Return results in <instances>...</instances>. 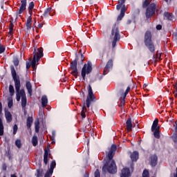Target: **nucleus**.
<instances>
[{
	"label": "nucleus",
	"mask_w": 177,
	"mask_h": 177,
	"mask_svg": "<svg viewBox=\"0 0 177 177\" xmlns=\"http://www.w3.org/2000/svg\"><path fill=\"white\" fill-rule=\"evenodd\" d=\"M11 74L15 82L17 102H19L20 99H21V107L22 109H26V106H27V97L26 96V91L24 89L20 90L21 86V84L20 83V77L17 76L14 66H11Z\"/></svg>",
	"instance_id": "f257e3e1"
},
{
	"label": "nucleus",
	"mask_w": 177,
	"mask_h": 177,
	"mask_svg": "<svg viewBox=\"0 0 177 177\" xmlns=\"http://www.w3.org/2000/svg\"><path fill=\"white\" fill-rule=\"evenodd\" d=\"M117 150V146L113 145L106 156L105 165L102 167L103 172H109V174H115L117 172V165H115V162L113 160L114 154H115V151Z\"/></svg>",
	"instance_id": "f03ea898"
},
{
	"label": "nucleus",
	"mask_w": 177,
	"mask_h": 177,
	"mask_svg": "<svg viewBox=\"0 0 177 177\" xmlns=\"http://www.w3.org/2000/svg\"><path fill=\"white\" fill-rule=\"evenodd\" d=\"M44 57V48L40 47L39 48H35L33 53V59L32 60V67L35 68L37 67V62L41 60V58Z\"/></svg>",
	"instance_id": "7ed1b4c3"
},
{
	"label": "nucleus",
	"mask_w": 177,
	"mask_h": 177,
	"mask_svg": "<svg viewBox=\"0 0 177 177\" xmlns=\"http://www.w3.org/2000/svg\"><path fill=\"white\" fill-rule=\"evenodd\" d=\"M111 39H112V48H115L118 41H120V31L118 28H113L111 32Z\"/></svg>",
	"instance_id": "20e7f679"
},
{
	"label": "nucleus",
	"mask_w": 177,
	"mask_h": 177,
	"mask_svg": "<svg viewBox=\"0 0 177 177\" xmlns=\"http://www.w3.org/2000/svg\"><path fill=\"white\" fill-rule=\"evenodd\" d=\"M90 73H92V63L88 62L84 65L82 69V77L84 81H85L86 75L90 74Z\"/></svg>",
	"instance_id": "39448f33"
},
{
	"label": "nucleus",
	"mask_w": 177,
	"mask_h": 177,
	"mask_svg": "<svg viewBox=\"0 0 177 177\" xmlns=\"http://www.w3.org/2000/svg\"><path fill=\"white\" fill-rule=\"evenodd\" d=\"M88 96L86 101V107L89 108L91 106V102L93 101L95 99V96L93 95V91H92V86L88 85Z\"/></svg>",
	"instance_id": "423d86ee"
},
{
	"label": "nucleus",
	"mask_w": 177,
	"mask_h": 177,
	"mask_svg": "<svg viewBox=\"0 0 177 177\" xmlns=\"http://www.w3.org/2000/svg\"><path fill=\"white\" fill-rule=\"evenodd\" d=\"M116 9L117 10H120L121 9L120 14L118 17V20H122V17L125 16V12H127V8H125V4L118 3L116 6Z\"/></svg>",
	"instance_id": "0eeeda50"
},
{
	"label": "nucleus",
	"mask_w": 177,
	"mask_h": 177,
	"mask_svg": "<svg viewBox=\"0 0 177 177\" xmlns=\"http://www.w3.org/2000/svg\"><path fill=\"white\" fill-rule=\"evenodd\" d=\"M155 12H156V4L151 3L147 9V12H146L147 19H151V16H153V14Z\"/></svg>",
	"instance_id": "6e6552de"
},
{
	"label": "nucleus",
	"mask_w": 177,
	"mask_h": 177,
	"mask_svg": "<svg viewBox=\"0 0 177 177\" xmlns=\"http://www.w3.org/2000/svg\"><path fill=\"white\" fill-rule=\"evenodd\" d=\"M78 62V59H75L74 62L71 63V74L75 76V78L78 77V69H77V63Z\"/></svg>",
	"instance_id": "1a4fd4ad"
},
{
	"label": "nucleus",
	"mask_w": 177,
	"mask_h": 177,
	"mask_svg": "<svg viewBox=\"0 0 177 177\" xmlns=\"http://www.w3.org/2000/svg\"><path fill=\"white\" fill-rule=\"evenodd\" d=\"M26 7H27V0H21L19 9L17 12V15L21 17V15H23V12L26 10Z\"/></svg>",
	"instance_id": "9d476101"
},
{
	"label": "nucleus",
	"mask_w": 177,
	"mask_h": 177,
	"mask_svg": "<svg viewBox=\"0 0 177 177\" xmlns=\"http://www.w3.org/2000/svg\"><path fill=\"white\" fill-rule=\"evenodd\" d=\"M152 38H153V35H151V32L150 30L145 32L144 35V44L153 42Z\"/></svg>",
	"instance_id": "9b49d317"
},
{
	"label": "nucleus",
	"mask_w": 177,
	"mask_h": 177,
	"mask_svg": "<svg viewBox=\"0 0 177 177\" xmlns=\"http://www.w3.org/2000/svg\"><path fill=\"white\" fill-rule=\"evenodd\" d=\"M56 167V162L53 161L50 166V169L46 173L44 177H50L52 176V174H53V169H55V167Z\"/></svg>",
	"instance_id": "f8f14e48"
},
{
	"label": "nucleus",
	"mask_w": 177,
	"mask_h": 177,
	"mask_svg": "<svg viewBox=\"0 0 177 177\" xmlns=\"http://www.w3.org/2000/svg\"><path fill=\"white\" fill-rule=\"evenodd\" d=\"M145 45L151 53H154V52H156V46H154V43L153 41L145 43Z\"/></svg>",
	"instance_id": "ddd939ff"
},
{
	"label": "nucleus",
	"mask_w": 177,
	"mask_h": 177,
	"mask_svg": "<svg viewBox=\"0 0 177 177\" xmlns=\"http://www.w3.org/2000/svg\"><path fill=\"white\" fill-rule=\"evenodd\" d=\"M2 113V104H0V115ZM3 122H2V118H0V136H3Z\"/></svg>",
	"instance_id": "4468645a"
},
{
	"label": "nucleus",
	"mask_w": 177,
	"mask_h": 177,
	"mask_svg": "<svg viewBox=\"0 0 177 177\" xmlns=\"http://www.w3.org/2000/svg\"><path fill=\"white\" fill-rule=\"evenodd\" d=\"M131 176V171H129V168H123L122 170V174L120 177H130Z\"/></svg>",
	"instance_id": "2eb2a0df"
},
{
	"label": "nucleus",
	"mask_w": 177,
	"mask_h": 177,
	"mask_svg": "<svg viewBox=\"0 0 177 177\" xmlns=\"http://www.w3.org/2000/svg\"><path fill=\"white\" fill-rule=\"evenodd\" d=\"M32 26V18L31 17V15H30L27 19V21H26V30L28 31H30V30H31Z\"/></svg>",
	"instance_id": "dca6fc26"
},
{
	"label": "nucleus",
	"mask_w": 177,
	"mask_h": 177,
	"mask_svg": "<svg viewBox=\"0 0 177 177\" xmlns=\"http://www.w3.org/2000/svg\"><path fill=\"white\" fill-rule=\"evenodd\" d=\"M127 131V132H131L132 131V120L129 118L126 122Z\"/></svg>",
	"instance_id": "f3484780"
},
{
	"label": "nucleus",
	"mask_w": 177,
	"mask_h": 177,
	"mask_svg": "<svg viewBox=\"0 0 177 177\" xmlns=\"http://www.w3.org/2000/svg\"><path fill=\"white\" fill-rule=\"evenodd\" d=\"M150 162H151V167H156V165H157V161L158 160V158H157V156L156 155H152L150 158Z\"/></svg>",
	"instance_id": "a211bd4d"
},
{
	"label": "nucleus",
	"mask_w": 177,
	"mask_h": 177,
	"mask_svg": "<svg viewBox=\"0 0 177 177\" xmlns=\"http://www.w3.org/2000/svg\"><path fill=\"white\" fill-rule=\"evenodd\" d=\"M26 89L28 91V93H29L30 96H32V86L31 85V83L30 81H27L26 82Z\"/></svg>",
	"instance_id": "6ab92c4d"
},
{
	"label": "nucleus",
	"mask_w": 177,
	"mask_h": 177,
	"mask_svg": "<svg viewBox=\"0 0 177 177\" xmlns=\"http://www.w3.org/2000/svg\"><path fill=\"white\" fill-rule=\"evenodd\" d=\"M113 67V60L112 59H109L104 68V73H107L109 71V70H110V68H111Z\"/></svg>",
	"instance_id": "aec40b11"
},
{
	"label": "nucleus",
	"mask_w": 177,
	"mask_h": 177,
	"mask_svg": "<svg viewBox=\"0 0 177 177\" xmlns=\"http://www.w3.org/2000/svg\"><path fill=\"white\" fill-rule=\"evenodd\" d=\"M5 117L7 122H12V113L9 112V111H6L5 112Z\"/></svg>",
	"instance_id": "412c9836"
},
{
	"label": "nucleus",
	"mask_w": 177,
	"mask_h": 177,
	"mask_svg": "<svg viewBox=\"0 0 177 177\" xmlns=\"http://www.w3.org/2000/svg\"><path fill=\"white\" fill-rule=\"evenodd\" d=\"M50 153H49V149H45L44 151V164H48V157H49Z\"/></svg>",
	"instance_id": "4be33fe9"
},
{
	"label": "nucleus",
	"mask_w": 177,
	"mask_h": 177,
	"mask_svg": "<svg viewBox=\"0 0 177 177\" xmlns=\"http://www.w3.org/2000/svg\"><path fill=\"white\" fill-rule=\"evenodd\" d=\"M131 161H138L139 158V153L138 151H134L131 155Z\"/></svg>",
	"instance_id": "5701e85b"
},
{
	"label": "nucleus",
	"mask_w": 177,
	"mask_h": 177,
	"mask_svg": "<svg viewBox=\"0 0 177 177\" xmlns=\"http://www.w3.org/2000/svg\"><path fill=\"white\" fill-rule=\"evenodd\" d=\"M41 106L42 107H46L48 106V97L46 95L41 97Z\"/></svg>",
	"instance_id": "b1692460"
},
{
	"label": "nucleus",
	"mask_w": 177,
	"mask_h": 177,
	"mask_svg": "<svg viewBox=\"0 0 177 177\" xmlns=\"http://www.w3.org/2000/svg\"><path fill=\"white\" fill-rule=\"evenodd\" d=\"M158 125V119H156L153 121V123L152 127H151L152 132H154V129H158V127H157Z\"/></svg>",
	"instance_id": "393cba45"
},
{
	"label": "nucleus",
	"mask_w": 177,
	"mask_h": 177,
	"mask_svg": "<svg viewBox=\"0 0 177 177\" xmlns=\"http://www.w3.org/2000/svg\"><path fill=\"white\" fill-rule=\"evenodd\" d=\"M164 17H165V19H166V20L171 21L172 20V19H174V16L169 12H165Z\"/></svg>",
	"instance_id": "a878e982"
},
{
	"label": "nucleus",
	"mask_w": 177,
	"mask_h": 177,
	"mask_svg": "<svg viewBox=\"0 0 177 177\" xmlns=\"http://www.w3.org/2000/svg\"><path fill=\"white\" fill-rule=\"evenodd\" d=\"M32 117H28L27 118V122H26V124H27V127L28 129H30V128H31V125L32 124Z\"/></svg>",
	"instance_id": "bb28decb"
},
{
	"label": "nucleus",
	"mask_w": 177,
	"mask_h": 177,
	"mask_svg": "<svg viewBox=\"0 0 177 177\" xmlns=\"http://www.w3.org/2000/svg\"><path fill=\"white\" fill-rule=\"evenodd\" d=\"M32 146L35 147L38 145V137L37 136H34L32 138Z\"/></svg>",
	"instance_id": "cd10ccee"
},
{
	"label": "nucleus",
	"mask_w": 177,
	"mask_h": 177,
	"mask_svg": "<svg viewBox=\"0 0 177 177\" xmlns=\"http://www.w3.org/2000/svg\"><path fill=\"white\" fill-rule=\"evenodd\" d=\"M28 9H29V13L31 16V15H32V9H34V2L31 1L29 3Z\"/></svg>",
	"instance_id": "c85d7f7f"
},
{
	"label": "nucleus",
	"mask_w": 177,
	"mask_h": 177,
	"mask_svg": "<svg viewBox=\"0 0 177 177\" xmlns=\"http://www.w3.org/2000/svg\"><path fill=\"white\" fill-rule=\"evenodd\" d=\"M85 113H86V106H85V104H84L82 107V118H85L86 117V115H85Z\"/></svg>",
	"instance_id": "c756f323"
},
{
	"label": "nucleus",
	"mask_w": 177,
	"mask_h": 177,
	"mask_svg": "<svg viewBox=\"0 0 177 177\" xmlns=\"http://www.w3.org/2000/svg\"><path fill=\"white\" fill-rule=\"evenodd\" d=\"M9 92L10 96H13V95H15V87H13V85L12 84L9 86Z\"/></svg>",
	"instance_id": "7c9ffc66"
},
{
	"label": "nucleus",
	"mask_w": 177,
	"mask_h": 177,
	"mask_svg": "<svg viewBox=\"0 0 177 177\" xmlns=\"http://www.w3.org/2000/svg\"><path fill=\"white\" fill-rule=\"evenodd\" d=\"M153 135L156 139H160V131H158V129L153 130Z\"/></svg>",
	"instance_id": "2f4dec72"
},
{
	"label": "nucleus",
	"mask_w": 177,
	"mask_h": 177,
	"mask_svg": "<svg viewBox=\"0 0 177 177\" xmlns=\"http://www.w3.org/2000/svg\"><path fill=\"white\" fill-rule=\"evenodd\" d=\"M50 10H52V8H47L44 11L43 16H45V17H46V16H49V15H50Z\"/></svg>",
	"instance_id": "473e14b6"
},
{
	"label": "nucleus",
	"mask_w": 177,
	"mask_h": 177,
	"mask_svg": "<svg viewBox=\"0 0 177 177\" xmlns=\"http://www.w3.org/2000/svg\"><path fill=\"white\" fill-rule=\"evenodd\" d=\"M35 132L38 133L39 132V122H35Z\"/></svg>",
	"instance_id": "72a5a7b5"
},
{
	"label": "nucleus",
	"mask_w": 177,
	"mask_h": 177,
	"mask_svg": "<svg viewBox=\"0 0 177 177\" xmlns=\"http://www.w3.org/2000/svg\"><path fill=\"white\" fill-rule=\"evenodd\" d=\"M8 107L9 109H10L12 107V106H13V99L12 97H9L8 99Z\"/></svg>",
	"instance_id": "f704fd0d"
},
{
	"label": "nucleus",
	"mask_w": 177,
	"mask_h": 177,
	"mask_svg": "<svg viewBox=\"0 0 177 177\" xmlns=\"http://www.w3.org/2000/svg\"><path fill=\"white\" fill-rule=\"evenodd\" d=\"M13 27H15V26L13 25V23L11 22L10 24V27H9V30H10L9 34L10 35H12L13 34Z\"/></svg>",
	"instance_id": "c9c22d12"
},
{
	"label": "nucleus",
	"mask_w": 177,
	"mask_h": 177,
	"mask_svg": "<svg viewBox=\"0 0 177 177\" xmlns=\"http://www.w3.org/2000/svg\"><path fill=\"white\" fill-rule=\"evenodd\" d=\"M15 145L18 149H20V147H21V141L20 140H17L15 141Z\"/></svg>",
	"instance_id": "e433bc0d"
},
{
	"label": "nucleus",
	"mask_w": 177,
	"mask_h": 177,
	"mask_svg": "<svg viewBox=\"0 0 177 177\" xmlns=\"http://www.w3.org/2000/svg\"><path fill=\"white\" fill-rule=\"evenodd\" d=\"M150 2H151V0H145L142 5L143 8H147L150 3Z\"/></svg>",
	"instance_id": "4c0bfd02"
},
{
	"label": "nucleus",
	"mask_w": 177,
	"mask_h": 177,
	"mask_svg": "<svg viewBox=\"0 0 177 177\" xmlns=\"http://www.w3.org/2000/svg\"><path fill=\"white\" fill-rule=\"evenodd\" d=\"M37 172V177H41L42 176V174H44V171L42 169H38Z\"/></svg>",
	"instance_id": "58836bf2"
},
{
	"label": "nucleus",
	"mask_w": 177,
	"mask_h": 177,
	"mask_svg": "<svg viewBox=\"0 0 177 177\" xmlns=\"http://www.w3.org/2000/svg\"><path fill=\"white\" fill-rule=\"evenodd\" d=\"M17 129H18L17 124H15L13 127V134L14 135H16V133H17Z\"/></svg>",
	"instance_id": "ea45409f"
},
{
	"label": "nucleus",
	"mask_w": 177,
	"mask_h": 177,
	"mask_svg": "<svg viewBox=\"0 0 177 177\" xmlns=\"http://www.w3.org/2000/svg\"><path fill=\"white\" fill-rule=\"evenodd\" d=\"M142 177H149V171L147 170H144L142 173Z\"/></svg>",
	"instance_id": "a19ab883"
},
{
	"label": "nucleus",
	"mask_w": 177,
	"mask_h": 177,
	"mask_svg": "<svg viewBox=\"0 0 177 177\" xmlns=\"http://www.w3.org/2000/svg\"><path fill=\"white\" fill-rule=\"evenodd\" d=\"M129 91H131V87H127V88L124 93V99H125V97H127V95H128Z\"/></svg>",
	"instance_id": "79ce46f5"
},
{
	"label": "nucleus",
	"mask_w": 177,
	"mask_h": 177,
	"mask_svg": "<svg viewBox=\"0 0 177 177\" xmlns=\"http://www.w3.org/2000/svg\"><path fill=\"white\" fill-rule=\"evenodd\" d=\"M5 52V46L0 45V54L3 53Z\"/></svg>",
	"instance_id": "37998d69"
},
{
	"label": "nucleus",
	"mask_w": 177,
	"mask_h": 177,
	"mask_svg": "<svg viewBox=\"0 0 177 177\" xmlns=\"http://www.w3.org/2000/svg\"><path fill=\"white\" fill-rule=\"evenodd\" d=\"M95 177H100V172L99 171V169H97L95 172Z\"/></svg>",
	"instance_id": "c03bdc74"
},
{
	"label": "nucleus",
	"mask_w": 177,
	"mask_h": 177,
	"mask_svg": "<svg viewBox=\"0 0 177 177\" xmlns=\"http://www.w3.org/2000/svg\"><path fill=\"white\" fill-rule=\"evenodd\" d=\"M79 57L81 62H84V60H85V57H84V55H82V53L79 55Z\"/></svg>",
	"instance_id": "a18cd8bd"
},
{
	"label": "nucleus",
	"mask_w": 177,
	"mask_h": 177,
	"mask_svg": "<svg viewBox=\"0 0 177 177\" xmlns=\"http://www.w3.org/2000/svg\"><path fill=\"white\" fill-rule=\"evenodd\" d=\"M13 63H14V66L17 67V66H19V59H15Z\"/></svg>",
	"instance_id": "49530a36"
},
{
	"label": "nucleus",
	"mask_w": 177,
	"mask_h": 177,
	"mask_svg": "<svg viewBox=\"0 0 177 177\" xmlns=\"http://www.w3.org/2000/svg\"><path fill=\"white\" fill-rule=\"evenodd\" d=\"M7 168H8V166L5 163H3L2 165V169H3V171H6Z\"/></svg>",
	"instance_id": "de8ad7c7"
},
{
	"label": "nucleus",
	"mask_w": 177,
	"mask_h": 177,
	"mask_svg": "<svg viewBox=\"0 0 177 177\" xmlns=\"http://www.w3.org/2000/svg\"><path fill=\"white\" fill-rule=\"evenodd\" d=\"M106 52V48H104L102 49V53L100 52V55H101V57H103V56H104V53Z\"/></svg>",
	"instance_id": "09e8293b"
},
{
	"label": "nucleus",
	"mask_w": 177,
	"mask_h": 177,
	"mask_svg": "<svg viewBox=\"0 0 177 177\" xmlns=\"http://www.w3.org/2000/svg\"><path fill=\"white\" fill-rule=\"evenodd\" d=\"M156 28L158 30H161L162 28V26L161 25H158V26H156Z\"/></svg>",
	"instance_id": "8fccbe9b"
},
{
	"label": "nucleus",
	"mask_w": 177,
	"mask_h": 177,
	"mask_svg": "<svg viewBox=\"0 0 177 177\" xmlns=\"http://www.w3.org/2000/svg\"><path fill=\"white\" fill-rule=\"evenodd\" d=\"M160 57H161V54L156 53V59L160 60Z\"/></svg>",
	"instance_id": "3c124183"
},
{
	"label": "nucleus",
	"mask_w": 177,
	"mask_h": 177,
	"mask_svg": "<svg viewBox=\"0 0 177 177\" xmlns=\"http://www.w3.org/2000/svg\"><path fill=\"white\" fill-rule=\"evenodd\" d=\"M118 3L124 5V3H125V0H119Z\"/></svg>",
	"instance_id": "603ef678"
},
{
	"label": "nucleus",
	"mask_w": 177,
	"mask_h": 177,
	"mask_svg": "<svg viewBox=\"0 0 177 177\" xmlns=\"http://www.w3.org/2000/svg\"><path fill=\"white\" fill-rule=\"evenodd\" d=\"M44 27V24H39L38 28H42Z\"/></svg>",
	"instance_id": "864d4df0"
},
{
	"label": "nucleus",
	"mask_w": 177,
	"mask_h": 177,
	"mask_svg": "<svg viewBox=\"0 0 177 177\" xmlns=\"http://www.w3.org/2000/svg\"><path fill=\"white\" fill-rule=\"evenodd\" d=\"M174 97H176V99H177V91L176 90L175 91L173 92Z\"/></svg>",
	"instance_id": "5fc2aeb1"
},
{
	"label": "nucleus",
	"mask_w": 177,
	"mask_h": 177,
	"mask_svg": "<svg viewBox=\"0 0 177 177\" xmlns=\"http://www.w3.org/2000/svg\"><path fill=\"white\" fill-rule=\"evenodd\" d=\"M30 67V65H29L28 64H26V68L27 70H28Z\"/></svg>",
	"instance_id": "6e6d98bb"
},
{
	"label": "nucleus",
	"mask_w": 177,
	"mask_h": 177,
	"mask_svg": "<svg viewBox=\"0 0 177 177\" xmlns=\"http://www.w3.org/2000/svg\"><path fill=\"white\" fill-rule=\"evenodd\" d=\"M84 177H89V174L86 173L84 176Z\"/></svg>",
	"instance_id": "4d7b16f0"
},
{
	"label": "nucleus",
	"mask_w": 177,
	"mask_h": 177,
	"mask_svg": "<svg viewBox=\"0 0 177 177\" xmlns=\"http://www.w3.org/2000/svg\"><path fill=\"white\" fill-rule=\"evenodd\" d=\"M11 177H17V176H16V174H11Z\"/></svg>",
	"instance_id": "13d9d810"
},
{
	"label": "nucleus",
	"mask_w": 177,
	"mask_h": 177,
	"mask_svg": "<svg viewBox=\"0 0 177 177\" xmlns=\"http://www.w3.org/2000/svg\"><path fill=\"white\" fill-rule=\"evenodd\" d=\"M143 88H147V84H144Z\"/></svg>",
	"instance_id": "bf43d9fd"
},
{
	"label": "nucleus",
	"mask_w": 177,
	"mask_h": 177,
	"mask_svg": "<svg viewBox=\"0 0 177 177\" xmlns=\"http://www.w3.org/2000/svg\"><path fill=\"white\" fill-rule=\"evenodd\" d=\"M174 142H177L176 138H174Z\"/></svg>",
	"instance_id": "052dcab7"
},
{
	"label": "nucleus",
	"mask_w": 177,
	"mask_h": 177,
	"mask_svg": "<svg viewBox=\"0 0 177 177\" xmlns=\"http://www.w3.org/2000/svg\"><path fill=\"white\" fill-rule=\"evenodd\" d=\"M124 102H125V100H123L122 101V103H124Z\"/></svg>",
	"instance_id": "680f3d73"
},
{
	"label": "nucleus",
	"mask_w": 177,
	"mask_h": 177,
	"mask_svg": "<svg viewBox=\"0 0 177 177\" xmlns=\"http://www.w3.org/2000/svg\"><path fill=\"white\" fill-rule=\"evenodd\" d=\"M166 2H168V0H165Z\"/></svg>",
	"instance_id": "e2e57ef3"
}]
</instances>
